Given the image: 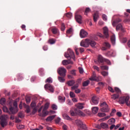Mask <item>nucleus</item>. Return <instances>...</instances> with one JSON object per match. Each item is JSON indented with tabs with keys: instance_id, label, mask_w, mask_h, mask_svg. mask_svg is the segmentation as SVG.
I'll list each match as a JSON object with an SVG mask.
<instances>
[{
	"instance_id": "64",
	"label": "nucleus",
	"mask_w": 130,
	"mask_h": 130,
	"mask_svg": "<svg viewBox=\"0 0 130 130\" xmlns=\"http://www.w3.org/2000/svg\"><path fill=\"white\" fill-rule=\"evenodd\" d=\"M93 68L94 69V70H96V71H98V72H99V71H100V69H99V67L96 66H93Z\"/></svg>"
},
{
	"instance_id": "51",
	"label": "nucleus",
	"mask_w": 130,
	"mask_h": 130,
	"mask_svg": "<svg viewBox=\"0 0 130 130\" xmlns=\"http://www.w3.org/2000/svg\"><path fill=\"white\" fill-rule=\"evenodd\" d=\"M65 29H66V25H64V23H61V31H64Z\"/></svg>"
},
{
	"instance_id": "49",
	"label": "nucleus",
	"mask_w": 130,
	"mask_h": 130,
	"mask_svg": "<svg viewBox=\"0 0 130 130\" xmlns=\"http://www.w3.org/2000/svg\"><path fill=\"white\" fill-rule=\"evenodd\" d=\"M45 82H46V83H52V79H51V78L49 77L47 79V80H46Z\"/></svg>"
},
{
	"instance_id": "22",
	"label": "nucleus",
	"mask_w": 130,
	"mask_h": 130,
	"mask_svg": "<svg viewBox=\"0 0 130 130\" xmlns=\"http://www.w3.org/2000/svg\"><path fill=\"white\" fill-rule=\"evenodd\" d=\"M93 21L96 22L98 20V18H99V15L98 14V12H96L93 14Z\"/></svg>"
},
{
	"instance_id": "9",
	"label": "nucleus",
	"mask_w": 130,
	"mask_h": 130,
	"mask_svg": "<svg viewBox=\"0 0 130 130\" xmlns=\"http://www.w3.org/2000/svg\"><path fill=\"white\" fill-rule=\"evenodd\" d=\"M129 100V96H122L119 98V103L120 104H126V102Z\"/></svg>"
},
{
	"instance_id": "48",
	"label": "nucleus",
	"mask_w": 130,
	"mask_h": 130,
	"mask_svg": "<svg viewBox=\"0 0 130 130\" xmlns=\"http://www.w3.org/2000/svg\"><path fill=\"white\" fill-rule=\"evenodd\" d=\"M39 73L41 76H43L44 75V70L42 68H41L39 70Z\"/></svg>"
},
{
	"instance_id": "43",
	"label": "nucleus",
	"mask_w": 130,
	"mask_h": 130,
	"mask_svg": "<svg viewBox=\"0 0 130 130\" xmlns=\"http://www.w3.org/2000/svg\"><path fill=\"white\" fill-rule=\"evenodd\" d=\"M70 96L71 98H75L76 97V94L73 91H70Z\"/></svg>"
},
{
	"instance_id": "23",
	"label": "nucleus",
	"mask_w": 130,
	"mask_h": 130,
	"mask_svg": "<svg viewBox=\"0 0 130 130\" xmlns=\"http://www.w3.org/2000/svg\"><path fill=\"white\" fill-rule=\"evenodd\" d=\"M58 100H59V102H60V103H63L64 102H66V97H62L59 95L58 97Z\"/></svg>"
},
{
	"instance_id": "6",
	"label": "nucleus",
	"mask_w": 130,
	"mask_h": 130,
	"mask_svg": "<svg viewBox=\"0 0 130 130\" xmlns=\"http://www.w3.org/2000/svg\"><path fill=\"white\" fill-rule=\"evenodd\" d=\"M100 106L102 107L101 110L102 112H108L109 111V108H108V105L106 104V102H103L101 104Z\"/></svg>"
},
{
	"instance_id": "37",
	"label": "nucleus",
	"mask_w": 130,
	"mask_h": 130,
	"mask_svg": "<svg viewBox=\"0 0 130 130\" xmlns=\"http://www.w3.org/2000/svg\"><path fill=\"white\" fill-rule=\"evenodd\" d=\"M64 77L62 76H61V77L58 76V81H59L61 83H63L65 81L64 78H63Z\"/></svg>"
},
{
	"instance_id": "62",
	"label": "nucleus",
	"mask_w": 130,
	"mask_h": 130,
	"mask_svg": "<svg viewBox=\"0 0 130 130\" xmlns=\"http://www.w3.org/2000/svg\"><path fill=\"white\" fill-rule=\"evenodd\" d=\"M109 118H110V116H108L102 119L101 120H103V121H104L105 120H107V119H109Z\"/></svg>"
},
{
	"instance_id": "19",
	"label": "nucleus",
	"mask_w": 130,
	"mask_h": 130,
	"mask_svg": "<svg viewBox=\"0 0 130 130\" xmlns=\"http://www.w3.org/2000/svg\"><path fill=\"white\" fill-rule=\"evenodd\" d=\"M106 56H115V52L114 51H110L107 52L105 54Z\"/></svg>"
},
{
	"instance_id": "12",
	"label": "nucleus",
	"mask_w": 130,
	"mask_h": 130,
	"mask_svg": "<svg viewBox=\"0 0 130 130\" xmlns=\"http://www.w3.org/2000/svg\"><path fill=\"white\" fill-rule=\"evenodd\" d=\"M105 58L103 57L102 55H99L98 56V63H103L105 62Z\"/></svg>"
},
{
	"instance_id": "20",
	"label": "nucleus",
	"mask_w": 130,
	"mask_h": 130,
	"mask_svg": "<svg viewBox=\"0 0 130 130\" xmlns=\"http://www.w3.org/2000/svg\"><path fill=\"white\" fill-rule=\"evenodd\" d=\"M120 22H121V19L120 18H117L112 22V25L115 27V26H116L118 23H120Z\"/></svg>"
},
{
	"instance_id": "17",
	"label": "nucleus",
	"mask_w": 130,
	"mask_h": 130,
	"mask_svg": "<svg viewBox=\"0 0 130 130\" xmlns=\"http://www.w3.org/2000/svg\"><path fill=\"white\" fill-rule=\"evenodd\" d=\"M104 46V47H102V50H107L108 48H110V44L108 43H105Z\"/></svg>"
},
{
	"instance_id": "2",
	"label": "nucleus",
	"mask_w": 130,
	"mask_h": 130,
	"mask_svg": "<svg viewBox=\"0 0 130 130\" xmlns=\"http://www.w3.org/2000/svg\"><path fill=\"white\" fill-rule=\"evenodd\" d=\"M49 107V103H46L43 109L42 113L39 114V116H41L42 117H45V116H47V115H48V111H47V110L48 109Z\"/></svg>"
},
{
	"instance_id": "52",
	"label": "nucleus",
	"mask_w": 130,
	"mask_h": 130,
	"mask_svg": "<svg viewBox=\"0 0 130 130\" xmlns=\"http://www.w3.org/2000/svg\"><path fill=\"white\" fill-rule=\"evenodd\" d=\"M37 112V108H36V107L34 108L32 111V114L34 115V114H35V113H36Z\"/></svg>"
},
{
	"instance_id": "7",
	"label": "nucleus",
	"mask_w": 130,
	"mask_h": 130,
	"mask_svg": "<svg viewBox=\"0 0 130 130\" xmlns=\"http://www.w3.org/2000/svg\"><path fill=\"white\" fill-rule=\"evenodd\" d=\"M13 105L15 109L13 107L10 108V110L12 114H15L18 112V103L17 102H14L13 103Z\"/></svg>"
},
{
	"instance_id": "16",
	"label": "nucleus",
	"mask_w": 130,
	"mask_h": 130,
	"mask_svg": "<svg viewBox=\"0 0 130 130\" xmlns=\"http://www.w3.org/2000/svg\"><path fill=\"white\" fill-rule=\"evenodd\" d=\"M89 80L90 81H98L99 79H98V77L96 76V73H95V72H93L92 74V76L89 78Z\"/></svg>"
},
{
	"instance_id": "35",
	"label": "nucleus",
	"mask_w": 130,
	"mask_h": 130,
	"mask_svg": "<svg viewBox=\"0 0 130 130\" xmlns=\"http://www.w3.org/2000/svg\"><path fill=\"white\" fill-rule=\"evenodd\" d=\"M115 91L118 95L121 94V90L118 87H115Z\"/></svg>"
},
{
	"instance_id": "36",
	"label": "nucleus",
	"mask_w": 130,
	"mask_h": 130,
	"mask_svg": "<svg viewBox=\"0 0 130 130\" xmlns=\"http://www.w3.org/2000/svg\"><path fill=\"white\" fill-rule=\"evenodd\" d=\"M79 88V85L78 84H75L74 85H72L71 87L72 91H74V90H77Z\"/></svg>"
},
{
	"instance_id": "11",
	"label": "nucleus",
	"mask_w": 130,
	"mask_h": 130,
	"mask_svg": "<svg viewBox=\"0 0 130 130\" xmlns=\"http://www.w3.org/2000/svg\"><path fill=\"white\" fill-rule=\"evenodd\" d=\"M80 36L81 38H85L88 36V32L84 29H81L80 31Z\"/></svg>"
},
{
	"instance_id": "4",
	"label": "nucleus",
	"mask_w": 130,
	"mask_h": 130,
	"mask_svg": "<svg viewBox=\"0 0 130 130\" xmlns=\"http://www.w3.org/2000/svg\"><path fill=\"white\" fill-rule=\"evenodd\" d=\"M84 108V106H83V104L79 103L77 105V109H75V111H77V114L79 115H81V116H85V114L83 113L80 109H83Z\"/></svg>"
},
{
	"instance_id": "63",
	"label": "nucleus",
	"mask_w": 130,
	"mask_h": 130,
	"mask_svg": "<svg viewBox=\"0 0 130 130\" xmlns=\"http://www.w3.org/2000/svg\"><path fill=\"white\" fill-rule=\"evenodd\" d=\"M75 93H76V94H79V93H81V89L78 88L75 89Z\"/></svg>"
},
{
	"instance_id": "47",
	"label": "nucleus",
	"mask_w": 130,
	"mask_h": 130,
	"mask_svg": "<svg viewBox=\"0 0 130 130\" xmlns=\"http://www.w3.org/2000/svg\"><path fill=\"white\" fill-rule=\"evenodd\" d=\"M105 62H106V63H107V64H109V66H111V62L108 59L105 58Z\"/></svg>"
},
{
	"instance_id": "10",
	"label": "nucleus",
	"mask_w": 130,
	"mask_h": 130,
	"mask_svg": "<svg viewBox=\"0 0 130 130\" xmlns=\"http://www.w3.org/2000/svg\"><path fill=\"white\" fill-rule=\"evenodd\" d=\"M75 123L77 124V125H78V124H79V125H81L83 129L87 130V126L85 124H83V122L81 121V120H75Z\"/></svg>"
},
{
	"instance_id": "45",
	"label": "nucleus",
	"mask_w": 130,
	"mask_h": 130,
	"mask_svg": "<svg viewBox=\"0 0 130 130\" xmlns=\"http://www.w3.org/2000/svg\"><path fill=\"white\" fill-rule=\"evenodd\" d=\"M66 16L67 18L71 19L73 17V14L71 13H68L66 14Z\"/></svg>"
},
{
	"instance_id": "46",
	"label": "nucleus",
	"mask_w": 130,
	"mask_h": 130,
	"mask_svg": "<svg viewBox=\"0 0 130 130\" xmlns=\"http://www.w3.org/2000/svg\"><path fill=\"white\" fill-rule=\"evenodd\" d=\"M98 116L100 117H104V116H106V114H105L104 113H99Z\"/></svg>"
},
{
	"instance_id": "25",
	"label": "nucleus",
	"mask_w": 130,
	"mask_h": 130,
	"mask_svg": "<svg viewBox=\"0 0 130 130\" xmlns=\"http://www.w3.org/2000/svg\"><path fill=\"white\" fill-rule=\"evenodd\" d=\"M101 125L102 128H103L104 129H107V128H108V124H107V123L103 122L101 123Z\"/></svg>"
},
{
	"instance_id": "53",
	"label": "nucleus",
	"mask_w": 130,
	"mask_h": 130,
	"mask_svg": "<svg viewBox=\"0 0 130 130\" xmlns=\"http://www.w3.org/2000/svg\"><path fill=\"white\" fill-rule=\"evenodd\" d=\"M49 41L50 44H54L55 43V40L53 39L49 40Z\"/></svg>"
},
{
	"instance_id": "24",
	"label": "nucleus",
	"mask_w": 130,
	"mask_h": 130,
	"mask_svg": "<svg viewBox=\"0 0 130 130\" xmlns=\"http://www.w3.org/2000/svg\"><path fill=\"white\" fill-rule=\"evenodd\" d=\"M70 114L72 116H76V115H79V114H78V111L76 112V109H75L74 111L71 110L70 111Z\"/></svg>"
},
{
	"instance_id": "60",
	"label": "nucleus",
	"mask_w": 130,
	"mask_h": 130,
	"mask_svg": "<svg viewBox=\"0 0 130 130\" xmlns=\"http://www.w3.org/2000/svg\"><path fill=\"white\" fill-rule=\"evenodd\" d=\"M68 128H69V127H68V126H67V125L63 124L62 125V129H63V130H68Z\"/></svg>"
},
{
	"instance_id": "32",
	"label": "nucleus",
	"mask_w": 130,
	"mask_h": 130,
	"mask_svg": "<svg viewBox=\"0 0 130 130\" xmlns=\"http://www.w3.org/2000/svg\"><path fill=\"white\" fill-rule=\"evenodd\" d=\"M111 41L113 45H115V36L113 35L111 37Z\"/></svg>"
},
{
	"instance_id": "57",
	"label": "nucleus",
	"mask_w": 130,
	"mask_h": 130,
	"mask_svg": "<svg viewBox=\"0 0 130 130\" xmlns=\"http://www.w3.org/2000/svg\"><path fill=\"white\" fill-rule=\"evenodd\" d=\"M3 109V111L4 112H9V110L8 109V108H7V107H6V106H4Z\"/></svg>"
},
{
	"instance_id": "40",
	"label": "nucleus",
	"mask_w": 130,
	"mask_h": 130,
	"mask_svg": "<svg viewBox=\"0 0 130 130\" xmlns=\"http://www.w3.org/2000/svg\"><path fill=\"white\" fill-rule=\"evenodd\" d=\"M0 103L2 105H5L6 103V99L5 98H2L0 100Z\"/></svg>"
},
{
	"instance_id": "8",
	"label": "nucleus",
	"mask_w": 130,
	"mask_h": 130,
	"mask_svg": "<svg viewBox=\"0 0 130 130\" xmlns=\"http://www.w3.org/2000/svg\"><path fill=\"white\" fill-rule=\"evenodd\" d=\"M57 73L61 77H66V73H67V70L64 68H59L57 70Z\"/></svg>"
},
{
	"instance_id": "56",
	"label": "nucleus",
	"mask_w": 130,
	"mask_h": 130,
	"mask_svg": "<svg viewBox=\"0 0 130 130\" xmlns=\"http://www.w3.org/2000/svg\"><path fill=\"white\" fill-rule=\"evenodd\" d=\"M30 106L32 108H33V107L35 108L36 106V103H35V102H32L30 104Z\"/></svg>"
},
{
	"instance_id": "27",
	"label": "nucleus",
	"mask_w": 130,
	"mask_h": 130,
	"mask_svg": "<svg viewBox=\"0 0 130 130\" xmlns=\"http://www.w3.org/2000/svg\"><path fill=\"white\" fill-rule=\"evenodd\" d=\"M75 83H76V82L74 80H70V81H68L67 83V85H68V86H70L75 85Z\"/></svg>"
},
{
	"instance_id": "3",
	"label": "nucleus",
	"mask_w": 130,
	"mask_h": 130,
	"mask_svg": "<svg viewBox=\"0 0 130 130\" xmlns=\"http://www.w3.org/2000/svg\"><path fill=\"white\" fill-rule=\"evenodd\" d=\"M64 56L67 58L70 57V58H73L75 60V53L70 48L68 49L67 53H65Z\"/></svg>"
},
{
	"instance_id": "44",
	"label": "nucleus",
	"mask_w": 130,
	"mask_h": 130,
	"mask_svg": "<svg viewBox=\"0 0 130 130\" xmlns=\"http://www.w3.org/2000/svg\"><path fill=\"white\" fill-rule=\"evenodd\" d=\"M101 74L104 77H107V76H108V72H107L106 71H103L101 72Z\"/></svg>"
},
{
	"instance_id": "39",
	"label": "nucleus",
	"mask_w": 130,
	"mask_h": 130,
	"mask_svg": "<svg viewBox=\"0 0 130 130\" xmlns=\"http://www.w3.org/2000/svg\"><path fill=\"white\" fill-rule=\"evenodd\" d=\"M90 12H91V9L89 7H87L85 9L84 14L87 16L88 13H90Z\"/></svg>"
},
{
	"instance_id": "30",
	"label": "nucleus",
	"mask_w": 130,
	"mask_h": 130,
	"mask_svg": "<svg viewBox=\"0 0 130 130\" xmlns=\"http://www.w3.org/2000/svg\"><path fill=\"white\" fill-rule=\"evenodd\" d=\"M99 110V108L97 107H94L92 108V113H94V114H96L98 112V110Z\"/></svg>"
},
{
	"instance_id": "41",
	"label": "nucleus",
	"mask_w": 130,
	"mask_h": 130,
	"mask_svg": "<svg viewBox=\"0 0 130 130\" xmlns=\"http://www.w3.org/2000/svg\"><path fill=\"white\" fill-rule=\"evenodd\" d=\"M101 70H105V71H108V66H102L101 67Z\"/></svg>"
},
{
	"instance_id": "29",
	"label": "nucleus",
	"mask_w": 130,
	"mask_h": 130,
	"mask_svg": "<svg viewBox=\"0 0 130 130\" xmlns=\"http://www.w3.org/2000/svg\"><path fill=\"white\" fill-rule=\"evenodd\" d=\"M111 99H113L114 100H116V99H118L119 98V94L118 93H116L111 95Z\"/></svg>"
},
{
	"instance_id": "5",
	"label": "nucleus",
	"mask_w": 130,
	"mask_h": 130,
	"mask_svg": "<svg viewBox=\"0 0 130 130\" xmlns=\"http://www.w3.org/2000/svg\"><path fill=\"white\" fill-rule=\"evenodd\" d=\"M0 124L2 127H5L8 124L6 115H3L0 117Z\"/></svg>"
},
{
	"instance_id": "15",
	"label": "nucleus",
	"mask_w": 130,
	"mask_h": 130,
	"mask_svg": "<svg viewBox=\"0 0 130 130\" xmlns=\"http://www.w3.org/2000/svg\"><path fill=\"white\" fill-rule=\"evenodd\" d=\"M62 63L63 66H67V64H73L74 63V62L70 60V59L63 60L62 61Z\"/></svg>"
},
{
	"instance_id": "1",
	"label": "nucleus",
	"mask_w": 130,
	"mask_h": 130,
	"mask_svg": "<svg viewBox=\"0 0 130 130\" xmlns=\"http://www.w3.org/2000/svg\"><path fill=\"white\" fill-rule=\"evenodd\" d=\"M89 45H90L91 47H95L96 43L94 41H92L88 39H86L85 40H82L80 43V46L82 47H89Z\"/></svg>"
},
{
	"instance_id": "58",
	"label": "nucleus",
	"mask_w": 130,
	"mask_h": 130,
	"mask_svg": "<svg viewBox=\"0 0 130 130\" xmlns=\"http://www.w3.org/2000/svg\"><path fill=\"white\" fill-rule=\"evenodd\" d=\"M78 69H79L80 74H83V73H84V70L83 69V68L81 67H79Z\"/></svg>"
},
{
	"instance_id": "59",
	"label": "nucleus",
	"mask_w": 130,
	"mask_h": 130,
	"mask_svg": "<svg viewBox=\"0 0 130 130\" xmlns=\"http://www.w3.org/2000/svg\"><path fill=\"white\" fill-rule=\"evenodd\" d=\"M102 18L104 21H107V16L105 14L102 15Z\"/></svg>"
},
{
	"instance_id": "42",
	"label": "nucleus",
	"mask_w": 130,
	"mask_h": 130,
	"mask_svg": "<svg viewBox=\"0 0 130 130\" xmlns=\"http://www.w3.org/2000/svg\"><path fill=\"white\" fill-rule=\"evenodd\" d=\"M26 111L25 112L26 113H30V112L31 111V110L30 109V107L29 106H26Z\"/></svg>"
},
{
	"instance_id": "14",
	"label": "nucleus",
	"mask_w": 130,
	"mask_h": 130,
	"mask_svg": "<svg viewBox=\"0 0 130 130\" xmlns=\"http://www.w3.org/2000/svg\"><path fill=\"white\" fill-rule=\"evenodd\" d=\"M75 20L79 24H82V16L80 15H75Z\"/></svg>"
},
{
	"instance_id": "18",
	"label": "nucleus",
	"mask_w": 130,
	"mask_h": 130,
	"mask_svg": "<svg viewBox=\"0 0 130 130\" xmlns=\"http://www.w3.org/2000/svg\"><path fill=\"white\" fill-rule=\"evenodd\" d=\"M103 30L104 36L106 38H108V37H109V34H108V28L105 27H104Z\"/></svg>"
},
{
	"instance_id": "61",
	"label": "nucleus",
	"mask_w": 130,
	"mask_h": 130,
	"mask_svg": "<svg viewBox=\"0 0 130 130\" xmlns=\"http://www.w3.org/2000/svg\"><path fill=\"white\" fill-rule=\"evenodd\" d=\"M121 41L123 43H126V41H127V39L126 38H123L121 39Z\"/></svg>"
},
{
	"instance_id": "54",
	"label": "nucleus",
	"mask_w": 130,
	"mask_h": 130,
	"mask_svg": "<svg viewBox=\"0 0 130 130\" xmlns=\"http://www.w3.org/2000/svg\"><path fill=\"white\" fill-rule=\"evenodd\" d=\"M52 108L53 110H56V109H57V106L55 104H53L52 105Z\"/></svg>"
},
{
	"instance_id": "33",
	"label": "nucleus",
	"mask_w": 130,
	"mask_h": 130,
	"mask_svg": "<svg viewBox=\"0 0 130 130\" xmlns=\"http://www.w3.org/2000/svg\"><path fill=\"white\" fill-rule=\"evenodd\" d=\"M109 124H113V123H115V119L111 118L108 121Z\"/></svg>"
},
{
	"instance_id": "13",
	"label": "nucleus",
	"mask_w": 130,
	"mask_h": 130,
	"mask_svg": "<svg viewBox=\"0 0 130 130\" xmlns=\"http://www.w3.org/2000/svg\"><path fill=\"white\" fill-rule=\"evenodd\" d=\"M45 89L49 90L51 93H53V87L50 84H46L44 86Z\"/></svg>"
},
{
	"instance_id": "38",
	"label": "nucleus",
	"mask_w": 130,
	"mask_h": 130,
	"mask_svg": "<svg viewBox=\"0 0 130 130\" xmlns=\"http://www.w3.org/2000/svg\"><path fill=\"white\" fill-rule=\"evenodd\" d=\"M89 84H90V81L89 80L85 81L83 83V86L87 87Z\"/></svg>"
},
{
	"instance_id": "26",
	"label": "nucleus",
	"mask_w": 130,
	"mask_h": 130,
	"mask_svg": "<svg viewBox=\"0 0 130 130\" xmlns=\"http://www.w3.org/2000/svg\"><path fill=\"white\" fill-rule=\"evenodd\" d=\"M116 31H118V30H121V31L124 32L123 28H122V25H121V24H119L116 26Z\"/></svg>"
},
{
	"instance_id": "31",
	"label": "nucleus",
	"mask_w": 130,
	"mask_h": 130,
	"mask_svg": "<svg viewBox=\"0 0 130 130\" xmlns=\"http://www.w3.org/2000/svg\"><path fill=\"white\" fill-rule=\"evenodd\" d=\"M51 31L53 34H57L58 33V29L56 27H53L51 29Z\"/></svg>"
},
{
	"instance_id": "50",
	"label": "nucleus",
	"mask_w": 130,
	"mask_h": 130,
	"mask_svg": "<svg viewBox=\"0 0 130 130\" xmlns=\"http://www.w3.org/2000/svg\"><path fill=\"white\" fill-rule=\"evenodd\" d=\"M18 116L20 117V118H23V117H24V114H23L22 112H20L18 113Z\"/></svg>"
},
{
	"instance_id": "28",
	"label": "nucleus",
	"mask_w": 130,
	"mask_h": 130,
	"mask_svg": "<svg viewBox=\"0 0 130 130\" xmlns=\"http://www.w3.org/2000/svg\"><path fill=\"white\" fill-rule=\"evenodd\" d=\"M55 117V115L50 116L46 118V121H51L52 120H53V119H54Z\"/></svg>"
},
{
	"instance_id": "21",
	"label": "nucleus",
	"mask_w": 130,
	"mask_h": 130,
	"mask_svg": "<svg viewBox=\"0 0 130 130\" xmlns=\"http://www.w3.org/2000/svg\"><path fill=\"white\" fill-rule=\"evenodd\" d=\"M91 101L92 103H93V104H95V105L98 104L99 103L98 100H97V96H93L92 97Z\"/></svg>"
},
{
	"instance_id": "34",
	"label": "nucleus",
	"mask_w": 130,
	"mask_h": 130,
	"mask_svg": "<svg viewBox=\"0 0 130 130\" xmlns=\"http://www.w3.org/2000/svg\"><path fill=\"white\" fill-rule=\"evenodd\" d=\"M63 117L64 119H67L68 120H72V118H70L69 115L67 114H64L63 115Z\"/></svg>"
},
{
	"instance_id": "55",
	"label": "nucleus",
	"mask_w": 130,
	"mask_h": 130,
	"mask_svg": "<svg viewBox=\"0 0 130 130\" xmlns=\"http://www.w3.org/2000/svg\"><path fill=\"white\" fill-rule=\"evenodd\" d=\"M25 100L27 104L31 102V99L29 97L25 98Z\"/></svg>"
}]
</instances>
